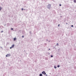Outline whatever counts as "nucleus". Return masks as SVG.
Segmentation results:
<instances>
[{"mask_svg":"<svg viewBox=\"0 0 76 76\" xmlns=\"http://www.w3.org/2000/svg\"><path fill=\"white\" fill-rule=\"evenodd\" d=\"M51 4H49L47 6V7L48 8V9H50L51 8Z\"/></svg>","mask_w":76,"mask_h":76,"instance_id":"1","label":"nucleus"},{"mask_svg":"<svg viewBox=\"0 0 76 76\" xmlns=\"http://www.w3.org/2000/svg\"><path fill=\"white\" fill-rule=\"evenodd\" d=\"M14 47H15V45L13 44L12 46L11 47H10V49H12V48H13Z\"/></svg>","mask_w":76,"mask_h":76,"instance_id":"2","label":"nucleus"},{"mask_svg":"<svg viewBox=\"0 0 76 76\" xmlns=\"http://www.w3.org/2000/svg\"><path fill=\"white\" fill-rule=\"evenodd\" d=\"M11 56V55L10 54H7V55H6V57H10Z\"/></svg>","mask_w":76,"mask_h":76,"instance_id":"3","label":"nucleus"},{"mask_svg":"<svg viewBox=\"0 0 76 76\" xmlns=\"http://www.w3.org/2000/svg\"><path fill=\"white\" fill-rule=\"evenodd\" d=\"M45 72V71H43V72H42V73L43 74V75H44Z\"/></svg>","mask_w":76,"mask_h":76,"instance_id":"4","label":"nucleus"},{"mask_svg":"<svg viewBox=\"0 0 76 76\" xmlns=\"http://www.w3.org/2000/svg\"><path fill=\"white\" fill-rule=\"evenodd\" d=\"M60 65H58L57 66V67H60Z\"/></svg>","mask_w":76,"mask_h":76,"instance_id":"5","label":"nucleus"},{"mask_svg":"<svg viewBox=\"0 0 76 76\" xmlns=\"http://www.w3.org/2000/svg\"><path fill=\"white\" fill-rule=\"evenodd\" d=\"M16 38H14V41H16Z\"/></svg>","mask_w":76,"mask_h":76,"instance_id":"6","label":"nucleus"},{"mask_svg":"<svg viewBox=\"0 0 76 76\" xmlns=\"http://www.w3.org/2000/svg\"><path fill=\"white\" fill-rule=\"evenodd\" d=\"M1 9H2V8H1V7H0V11H1Z\"/></svg>","mask_w":76,"mask_h":76,"instance_id":"7","label":"nucleus"},{"mask_svg":"<svg viewBox=\"0 0 76 76\" xmlns=\"http://www.w3.org/2000/svg\"><path fill=\"white\" fill-rule=\"evenodd\" d=\"M39 76H42V74H40L39 75Z\"/></svg>","mask_w":76,"mask_h":76,"instance_id":"8","label":"nucleus"},{"mask_svg":"<svg viewBox=\"0 0 76 76\" xmlns=\"http://www.w3.org/2000/svg\"><path fill=\"white\" fill-rule=\"evenodd\" d=\"M74 3H76V0H74Z\"/></svg>","mask_w":76,"mask_h":76,"instance_id":"9","label":"nucleus"},{"mask_svg":"<svg viewBox=\"0 0 76 76\" xmlns=\"http://www.w3.org/2000/svg\"><path fill=\"white\" fill-rule=\"evenodd\" d=\"M54 68L55 69H56L57 68V67H56V66H54Z\"/></svg>","mask_w":76,"mask_h":76,"instance_id":"10","label":"nucleus"},{"mask_svg":"<svg viewBox=\"0 0 76 76\" xmlns=\"http://www.w3.org/2000/svg\"><path fill=\"white\" fill-rule=\"evenodd\" d=\"M21 10H23V8H22L21 9Z\"/></svg>","mask_w":76,"mask_h":76,"instance_id":"11","label":"nucleus"},{"mask_svg":"<svg viewBox=\"0 0 76 76\" xmlns=\"http://www.w3.org/2000/svg\"><path fill=\"white\" fill-rule=\"evenodd\" d=\"M22 37L23 38H24V36H22Z\"/></svg>","mask_w":76,"mask_h":76,"instance_id":"12","label":"nucleus"},{"mask_svg":"<svg viewBox=\"0 0 76 76\" xmlns=\"http://www.w3.org/2000/svg\"><path fill=\"white\" fill-rule=\"evenodd\" d=\"M45 45H47V43H45Z\"/></svg>","mask_w":76,"mask_h":76,"instance_id":"13","label":"nucleus"},{"mask_svg":"<svg viewBox=\"0 0 76 76\" xmlns=\"http://www.w3.org/2000/svg\"><path fill=\"white\" fill-rule=\"evenodd\" d=\"M53 57V55H51V57Z\"/></svg>","mask_w":76,"mask_h":76,"instance_id":"14","label":"nucleus"},{"mask_svg":"<svg viewBox=\"0 0 76 76\" xmlns=\"http://www.w3.org/2000/svg\"><path fill=\"white\" fill-rule=\"evenodd\" d=\"M1 33H2V32H3V31H1Z\"/></svg>","mask_w":76,"mask_h":76,"instance_id":"15","label":"nucleus"},{"mask_svg":"<svg viewBox=\"0 0 76 76\" xmlns=\"http://www.w3.org/2000/svg\"><path fill=\"white\" fill-rule=\"evenodd\" d=\"M11 30H13V28H11Z\"/></svg>","mask_w":76,"mask_h":76,"instance_id":"16","label":"nucleus"},{"mask_svg":"<svg viewBox=\"0 0 76 76\" xmlns=\"http://www.w3.org/2000/svg\"><path fill=\"white\" fill-rule=\"evenodd\" d=\"M44 74V75H46V73H45V72Z\"/></svg>","mask_w":76,"mask_h":76,"instance_id":"17","label":"nucleus"},{"mask_svg":"<svg viewBox=\"0 0 76 76\" xmlns=\"http://www.w3.org/2000/svg\"><path fill=\"white\" fill-rule=\"evenodd\" d=\"M71 27H73V25H72L71 26Z\"/></svg>","mask_w":76,"mask_h":76,"instance_id":"18","label":"nucleus"},{"mask_svg":"<svg viewBox=\"0 0 76 76\" xmlns=\"http://www.w3.org/2000/svg\"><path fill=\"white\" fill-rule=\"evenodd\" d=\"M59 6H61V4H60L59 5Z\"/></svg>","mask_w":76,"mask_h":76,"instance_id":"19","label":"nucleus"},{"mask_svg":"<svg viewBox=\"0 0 76 76\" xmlns=\"http://www.w3.org/2000/svg\"><path fill=\"white\" fill-rule=\"evenodd\" d=\"M29 33L31 34V31H30Z\"/></svg>","mask_w":76,"mask_h":76,"instance_id":"20","label":"nucleus"},{"mask_svg":"<svg viewBox=\"0 0 76 76\" xmlns=\"http://www.w3.org/2000/svg\"><path fill=\"white\" fill-rule=\"evenodd\" d=\"M66 23V25H67V24H68L67 23Z\"/></svg>","mask_w":76,"mask_h":76,"instance_id":"21","label":"nucleus"},{"mask_svg":"<svg viewBox=\"0 0 76 76\" xmlns=\"http://www.w3.org/2000/svg\"><path fill=\"white\" fill-rule=\"evenodd\" d=\"M60 26V24H58V26Z\"/></svg>","mask_w":76,"mask_h":76,"instance_id":"22","label":"nucleus"},{"mask_svg":"<svg viewBox=\"0 0 76 76\" xmlns=\"http://www.w3.org/2000/svg\"><path fill=\"white\" fill-rule=\"evenodd\" d=\"M56 45H58V43H57Z\"/></svg>","mask_w":76,"mask_h":76,"instance_id":"23","label":"nucleus"},{"mask_svg":"<svg viewBox=\"0 0 76 76\" xmlns=\"http://www.w3.org/2000/svg\"><path fill=\"white\" fill-rule=\"evenodd\" d=\"M48 50V51H49V50H50V49H49Z\"/></svg>","mask_w":76,"mask_h":76,"instance_id":"24","label":"nucleus"},{"mask_svg":"<svg viewBox=\"0 0 76 76\" xmlns=\"http://www.w3.org/2000/svg\"><path fill=\"white\" fill-rule=\"evenodd\" d=\"M46 41H48V39H46Z\"/></svg>","mask_w":76,"mask_h":76,"instance_id":"25","label":"nucleus"},{"mask_svg":"<svg viewBox=\"0 0 76 76\" xmlns=\"http://www.w3.org/2000/svg\"><path fill=\"white\" fill-rule=\"evenodd\" d=\"M47 75H48L47 74L46 75V76H47Z\"/></svg>","mask_w":76,"mask_h":76,"instance_id":"26","label":"nucleus"},{"mask_svg":"<svg viewBox=\"0 0 76 76\" xmlns=\"http://www.w3.org/2000/svg\"><path fill=\"white\" fill-rule=\"evenodd\" d=\"M1 48H2V47H1Z\"/></svg>","mask_w":76,"mask_h":76,"instance_id":"27","label":"nucleus"},{"mask_svg":"<svg viewBox=\"0 0 76 76\" xmlns=\"http://www.w3.org/2000/svg\"><path fill=\"white\" fill-rule=\"evenodd\" d=\"M24 10H25V9H24Z\"/></svg>","mask_w":76,"mask_h":76,"instance_id":"28","label":"nucleus"},{"mask_svg":"<svg viewBox=\"0 0 76 76\" xmlns=\"http://www.w3.org/2000/svg\"><path fill=\"white\" fill-rule=\"evenodd\" d=\"M50 41H49V42H50Z\"/></svg>","mask_w":76,"mask_h":76,"instance_id":"29","label":"nucleus"},{"mask_svg":"<svg viewBox=\"0 0 76 76\" xmlns=\"http://www.w3.org/2000/svg\"><path fill=\"white\" fill-rule=\"evenodd\" d=\"M6 25H5V26Z\"/></svg>","mask_w":76,"mask_h":76,"instance_id":"30","label":"nucleus"}]
</instances>
